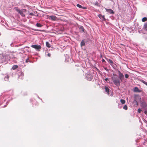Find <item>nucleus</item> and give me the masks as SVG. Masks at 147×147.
I'll list each match as a JSON object with an SVG mask.
<instances>
[{
	"mask_svg": "<svg viewBox=\"0 0 147 147\" xmlns=\"http://www.w3.org/2000/svg\"><path fill=\"white\" fill-rule=\"evenodd\" d=\"M114 84L116 86H119L120 85V80L119 78L115 76L112 77L111 78Z\"/></svg>",
	"mask_w": 147,
	"mask_h": 147,
	"instance_id": "obj_1",
	"label": "nucleus"
},
{
	"mask_svg": "<svg viewBox=\"0 0 147 147\" xmlns=\"http://www.w3.org/2000/svg\"><path fill=\"white\" fill-rule=\"evenodd\" d=\"M15 10L19 13L22 16L25 17V13L26 12V9H22L21 10L19 9L18 7H16L15 8Z\"/></svg>",
	"mask_w": 147,
	"mask_h": 147,
	"instance_id": "obj_2",
	"label": "nucleus"
},
{
	"mask_svg": "<svg viewBox=\"0 0 147 147\" xmlns=\"http://www.w3.org/2000/svg\"><path fill=\"white\" fill-rule=\"evenodd\" d=\"M118 73L119 76V79L122 81L124 79V75L121 72L119 71H118Z\"/></svg>",
	"mask_w": 147,
	"mask_h": 147,
	"instance_id": "obj_3",
	"label": "nucleus"
},
{
	"mask_svg": "<svg viewBox=\"0 0 147 147\" xmlns=\"http://www.w3.org/2000/svg\"><path fill=\"white\" fill-rule=\"evenodd\" d=\"M86 77L88 81H91L93 78V76H92L90 73H87L86 75Z\"/></svg>",
	"mask_w": 147,
	"mask_h": 147,
	"instance_id": "obj_4",
	"label": "nucleus"
},
{
	"mask_svg": "<svg viewBox=\"0 0 147 147\" xmlns=\"http://www.w3.org/2000/svg\"><path fill=\"white\" fill-rule=\"evenodd\" d=\"M31 47L37 50H40L41 48V46L40 45H32L31 46Z\"/></svg>",
	"mask_w": 147,
	"mask_h": 147,
	"instance_id": "obj_5",
	"label": "nucleus"
},
{
	"mask_svg": "<svg viewBox=\"0 0 147 147\" xmlns=\"http://www.w3.org/2000/svg\"><path fill=\"white\" fill-rule=\"evenodd\" d=\"M141 106L143 108H145L147 106V104L145 101L143 100L141 102Z\"/></svg>",
	"mask_w": 147,
	"mask_h": 147,
	"instance_id": "obj_6",
	"label": "nucleus"
},
{
	"mask_svg": "<svg viewBox=\"0 0 147 147\" xmlns=\"http://www.w3.org/2000/svg\"><path fill=\"white\" fill-rule=\"evenodd\" d=\"M49 18L52 20L55 21L56 20L57 17L55 16H49Z\"/></svg>",
	"mask_w": 147,
	"mask_h": 147,
	"instance_id": "obj_7",
	"label": "nucleus"
},
{
	"mask_svg": "<svg viewBox=\"0 0 147 147\" xmlns=\"http://www.w3.org/2000/svg\"><path fill=\"white\" fill-rule=\"evenodd\" d=\"M107 11L109 12L110 14H114V12L113 11V10L111 9H105Z\"/></svg>",
	"mask_w": 147,
	"mask_h": 147,
	"instance_id": "obj_8",
	"label": "nucleus"
},
{
	"mask_svg": "<svg viewBox=\"0 0 147 147\" xmlns=\"http://www.w3.org/2000/svg\"><path fill=\"white\" fill-rule=\"evenodd\" d=\"M98 16L100 19H102V21H104L105 20V18L104 16H102L100 14L98 15Z\"/></svg>",
	"mask_w": 147,
	"mask_h": 147,
	"instance_id": "obj_9",
	"label": "nucleus"
},
{
	"mask_svg": "<svg viewBox=\"0 0 147 147\" xmlns=\"http://www.w3.org/2000/svg\"><path fill=\"white\" fill-rule=\"evenodd\" d=\"M105 88L106 92H107L108 95L109 94V88L106 86H105Z\"/></svg>",
	"mask_w": 147,
	"mask_h": 147,
	"instance_id": "obj_10",
	"label": "nucleus"
},
{
	"mask_svg": "<svg viewBox=\"0 0 147 147\" xmlns=\"http://www.w3.org/2000/svg\"><path fill=\"white\" fill-rule=\"evenodd\" d=\"M85 45V42L84 41V40H82L81 43V47H82L83 46H84Z\"/></svg>",
	"mask_w": 147,
	"mask_h": 147,
	"instance_id": "obj_11",
	"label": "nucleus"
},
{
	"mask_svg": "<svg viewBox=\"0 0 147 147\" xmlns=\"http://www.w3.org/2000/svg\"><path fill=\"white\" fill-rule=\"evenodd\" d=\"M134 91L135 92H140V90H139L138 88L137 87H136L134 89Z\"/></svg>",
	"mask_w": 147,
	"mask_h": 147,
	"instance_id": "obj_12",
	"label": "nucleus"
},
{
	"mask_svg": "<svg viewBox=\"0 0 147 147\" xmlns=\"http://www.w3.org/2000/svg\"><path fill=\"white\" fill-rule=\"evenodd\" d=\"M18 67V66L17 65H14L12 67V69L13 70H15L17 69Z\"/></svg>",
	"mask_w": 147,
	"mask_h": 147,
	"instance_id": "obj_13",
	"label": "nucleus"
},
{
	"mask_svg": "<svg viewBox=\"0 0 147 147\" xmlns=\"http://www.w3.org/2000/svg\"><path fill=\"white\" fill-rule=\"evenodd\" d=\"M144 28L146 31H147V23H146L144 26Z\"/></svg>",
	"mask_w": 147,
	"mask_h": 147,
	"instance_id": "obj_14",
	"label": "nucleus"
},
{
	"mask_svg": "<svg viewBox=\"0 0 147 147\" xmlns=\"http://www.w3.org/2000/svg\"><path fill=\"white\" fill-rule=\"evenodd\" d=\"M46 45L47 47L48 48H50V44L48 42H46Z\"/></svg>",
	"mask_w": 147,
	"mask_h": 147,
	"instance_id": "obj_15",
	"label": "nucleus"
},
{
	"mask_svg": "<svg viewBox=\"0 0 147 147\" xmlns=\"http://www.w3.org/2000/svg\"><path fill=\"white\" fill-rule=\"evenodd\" d=\"M36 26L37 27H41L42 26L41 25V24H40V23H36Z\"/></svg>",
	"mask_w": 147,
	"mask_h": 147,
	"instance_id": "obj_16",
	"label": "nucleus"
},
{
	"mask_svg": "<svg viewBox=\"0 0 147 147\" xmlns=\"http://www.w3.org/2000/svg\"><path fill=\"white\" fill-rule=\"evenodd\" d=\"M147 20V18L146 17L143 18L142 19L143 22H145Z\"/></svg>",
	"mask_w": 147,
	"mask_h": 147,
	"instance_id": "obj_17",
	"label": "nucleus"
},
{
	"mask_svg": "<svg viewBox=\"0 0 147 147\" xmlns=\"http://www.w3.org/2000/svg\"><path fill=\"white\" fill-rule=\"evenodd\" d=\"M107 60L111 64H113V61L111 59H107Z\"/></svg>",
	"mask_w": 147,
	"mask_h": 147,
	"instance_id": "obj_18",
	"label": "nucleus"
},
{
	"mask_svg": "<svg viewBox=\"0 0 147 147\" xmlns=\"http://www.w3.org/2000/svg\"><path fill=\"white\" fill-rule=\"evenodd\" d=\"M120 102L122 104H124L125 103V100L122 99H121L120 100Z\"/></svg>",
	"mask_w": 147,
	"mask_h": 147,
	"instance_id": "obj_19",
	"label": "nucleus"
},
{
	"mask_svg": "<svg viewBox=\"0 0 147 147\" xmlns=\"http://www.w3.org/2000/svg\"><path fill=\"white\" fill-rule=\"evenodd\" d=\"M123 109L125 110H127V106L126 105H125L123 107Z\"/></svg>",
	"mask_w": 147,
	"mask_h": 147,
	"instance_id": "obj_20",
	"label": "nucleus"
},
{
	"mask_svg": "<svg viewBox=\"0 0 147 147\" xmlns=\"http://www.w3.org/2000/svg\"><path fill=\"white\" fill-rule=\"evenodd\" d=\"M141 81L144 84H145L147 86V82L145 81H144L143 80H141Z\"/></svg>",
	"mask_w": 147,
	"mask_h": 147,
	"instance_id": "obj_21",
	"label": "nucleus"
},
{
	"mask_svg": "<svg viewBox=\"0 0 147 147\" xmlns=\"http://www.w3.org/2000/svg\"><path fill=\"white\" fill-rule=\"evenodd\" d=\"M77 6L78 7H79V8H83L82 7V6L81 5L79 4H77Z\"/></svg>",
	"mask_w": 147,
	"mask_h": 147,
	"instance_id": "obj_22",
	"label": "nucleus"
},
{
	"mask_svg": "<svg viewBox=\"0 0 147 147\" xmlns=\"http://www.w3.org/2000/svg\"><path fill=\"white\" fill-rule=\"evenodd\" d=\"M80 29L82 30L83 32H84V29L82 26H81L80 27Z\"/></svg>",
	"mask_w": 147,
	"mask_h": 147,
	"instance_id": "obj_23",
	"label": "nucleus"
},
{
	"mask_svg": "<svg viewBox=\"0 0 147 147\" xmlns=\"http://www.w3.org/2000/svg\"><path fill=\"white\" fill-rule=\"evenodd\" d=\"M28 14L29 15H30L32 16H34V13H33L32 12V13H29L28 12Z\"/></svg>",
	"mask_w": 147,
	"mask_h": 147,
	"instance_id": "obj_24",
	"label": "nucleus"
},
{
	"mask_svg": "<svg viewBox=\"0 0 147 147\" xmlns=\"http://www.w3.org/2000/svg\"><path fill=\"white\" fill-rule=\"evenodd\" d=\"M125 77L126 78H128L129 77V75L127 74H126L125 75Z\"/></svg>",
	"mask_w": 147,
	"mask_h": 147,
	"instance_id": "obj_25",
	"label": "nucleus"
},
{
	"mask_svg": "<svg viewBox=\"0 0 147 147\" xmlns=\"http://www.w3.org/2000/svg\"><path fill=\"white\" fill-rule=\"evenodd\" d=\"M141 111L142 110L140 109H139L138 110V112L139 113H140Z\"/></svg>",
	"mask_w": 147,
	"mask_h": 147,
	"instance_id": "obj_26",
	"label": "nucleus"
},
{
	"mask_svg": "<svg viewBox=\"0 0 147 147\" xmlns=\"http://www.w3.org/2000/svg\"><path fill=\"white\" fill-rule=\"evenodd\" d=\"M29 61V60L28 58L26 60V63H28Z\"/></svg>",
	"mask_w": 147,
	"mask_h": 147,
	"instance_id": "obj_27",
	"label": "nucleus"
},
{
	"mask_svg": "<svg viewBox=\"0 0 147 147\" xmlns=\"http://www.w3.org/2000/svg\"><path fill=\"white\" fill-rule=\"evenodd\" d=\"M47 56H48V57H50L51 56V54L50 53H49L47 54Z\"/></svg>",
	"mask_w": 147,
	"mask_h": 147,
	"instance_id": "obj_28",
	"label": "nucleus"
},
{
	"mask_svg": "<svg viewBox=\"0 0 147 147\" xmlns=\"http://www.w3.org/2000/svg\"><path fill=\"white\" fill-rule=\"evenodd\" d=\"M105 81H107L109 80V78H106L105 79Z\"/></svg>",
	"mask_w": 147,
	"mask_h": 147,
	"instance_id": "obj_29",
	"label": "nucleus"
},
{
	"mask_svg": "<svg viewBox=\"0 0 147 147\" xmlns=\"http://www.w3.org/2000/svg\"><path fill=\"white\" fill-rule=\"evenodd\" d=\"M102 61L103 62H105V60L104 59H102Z\"/></svg>",
	"mask_w": 147,
	"mask_h": 147,
	"instance_id": "obj_30",
	"label": "nucleus"
},
{
	"mask_svg": "<svg viewBox=\"0 0 147 147\" xmlns=\"http://www.w3.org/2000/svg\"><path fill=\"white\" fill-rule=\"evenodd\" d=\"M147 111H144V113H145V114H147Z\"/></svg>",
	"mask_w": 147,
	"mask_h": 147,
	"instance_id": "obj_31",
	"label": "nucleus"
},
{
	"mask_svg": "<svg viewBox=\"0 0 147 147\" xmlns=\"http://www.w3.org/2000/svg\"><path fill=\"white\" fill-rule=\"evenodd\" d=\"M83 8H83L84 9H86V7H82Z\"/></svg>",
	"mask_w": 147,
	"mask_h": 147,
	"instance_id": "obj_32",
	"label": "nucleus"
},
{
	"mask_svg": "<svg viewBox=\"0 0 147 147\" xmlns=\"http://www.w3.org/2000/svg\"><path fill=\"white\" fill-rule=\"evenodd\" d=\"M136 105H138V102L137 101H136Z\"/></svg>",
	"mask_w": 147,
	"mask_h": 147,
	"instance_id": "obj_33",
	"label": "nucleus"
},
{
	"mask_svg": "<svg viewBox=\"0 0 147 147\" xmlns=\"http://www.w3.org/2000/svg\"><path fill=\"white\" fill-rule=\"evenodd\" d=\"M115 76H116V74H115Z\"/></svg>",
	"mask_w": 147,
	"mask_h": 147,
	"instance_id": "obj_34",
	"label": "nucleus"
}]
</instances>
